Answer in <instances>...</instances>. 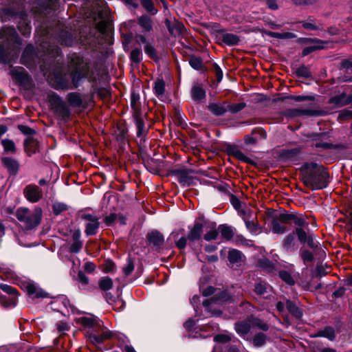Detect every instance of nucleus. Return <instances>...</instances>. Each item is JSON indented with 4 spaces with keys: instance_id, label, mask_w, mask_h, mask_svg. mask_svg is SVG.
I'll return each instance as SVG.
<instances>
[{
    "instance_id": "1",
    "label": "nucleus",
    "mask_w": 352,
    "mask_h": 352,
    "mask_svg": "<svg viewBox=\"0 0 352 352\" xmlns=\"http://www.w3.org/2000/svg\"><path fill=\"white\" fill-rule=\"evenodd\" d=\"M70 74L57 73L50 79L55 89H70L76 88L81 79L85 78L89 72L87 64L82 58L74 55L70 62Z\"/></svg>"
},
{
    "instance_id": "15",
    "label": "nucleus",
    "mask_w": 352,
    "mask_h": 352,
    "mask_svg": "<svg viewBox=\"0 0 352 352\" xmlns=\"http://www.w3.org/2000/svg\"><path fill=\"white\" fill-rule=\"evenodd\" d=\"M252 328L250 322V318L246 320L239 322L235 324V330L241 336L247 335Z\"/></svg>"
},
{
    "instance_id": "30",
    "label": "nucleus",
    "mask_w": 352,
    "mask_h": 352,
    "mask_svg": "<svg viewBox=\"0 0 352 352\" xmlns=\"http://www.w3.org/2000/svg\"><path fill=\"white\" fill-rule=\"evenodd\" d=\"M99 287L103 291H107L112 288L113 281L108 276L102 278L98 283Z\"/></svg>"
},
{
    "instance_id": "18",
    "label": "nucleus",
    "mask_w": 352,
    "mask_h": 352,
    "mask_svg": "<svg viewBox=\"0 0 352 352\" xmlns=\"http://www.w3.org/2000/svg\"><path fill=\"white\" fill-rule=\"evenodd\" d=\"M25 151L29 156L36 153L38 150V142L34 139H28L25 142Z\"/></svg>"
},
{
    "instance_id": "62",
    "label": "nucleus",
    "mask_w": 352,
    "mask_h": 352,
    "mask_svg": "<svg viewBox=\"0 0 352 352\" xmlns=\"http://www.w3.org/2000/svg\"><path fill=\"white\" fill-rule=\"evenodd\" d=\"M254 291L258 294H263L266 292V287L261 283L256 284Z\"/></svg>"
},
{
    "instance_id": "24",
    "label": "nucleus",
    "mask_w": 352,
    "mask_h": 352,
    "mask_svg": "<svg viewBox=\"0 0 352 352\" xmlns=\"http://www.w3.org/2000/svg\"><path fill=\"white\" fill-rule=\"evenodd\" d=\"M286 306L289 312L294 315L296 318H300L302 317V311L294 302L290 300H287L286 302Z\"/></svg>"
},
{
    "instance_id": "29",
    "label": "nucleus",
    "mask_w": 352,
    "mask_h": 352,
    "mask_svg": "<svg viewBox=\"0 0 352 352\" xmlns=\"http://www.w3.org/2000/svg\"><path fill=\"white\" fill-rule=\"evenodd\" d=\"M272 231L276 234H283L287 231V228L284 223H282L279 219L274 220L272 222Z\"/></svg>"
},
{
    "instance_id": "8",
    "label": "nucleus",
    "mask_w": 352,
    "mask_h": 352,
    "mask_svg": "<svg viewBox=\"0 0 352 352\" xmlns=\"http://www.w3.org/2000/svg\"><path fill=\"white\" fill-rule=\"evenodd\" d=\"M0 288L2 291L10 295L8 299V302L5 305V306H15L18 296L17 290L14 287L6 284H1L0 285Z\"/></svg>"
},
{
    "instance_id": "51",
    "label": "nucleus",
    "mask_w": 352,
    "mask_h": 352,
    "mask_svg": "<svg viewBox=\"0 0 352 352\" xmlns=\"http://www.w3.org/2000/svg\"><path fill=\"white\" fill-rule=\"evenodd\" d=\"M145 53L151 58L155 59L157 58V54L154 47L150 44H146L144 46Z\"/></svg>"
},
{
    "instance_id": "41",
    "label": "nucleus",
    "mask_w": 352,
    "mask_h": 352,
    "mask_svg": "<svg viewBox=\"0 0 352 352\" xmlns=\"http://www.w3.org/2000/svg\"><path fill=\"white\" fill-rule=\"evenodd\" d=\"M252 135H254V137H257L258 140H265L267 138L265 131L261 127L254 128L252 131Z\"/></svg>"
},
{
    "instance_id": "45",
    "label": "nucleus",
    "mask_w": 352,
    "mask_h": 352,
    "mask_svg": "<svg viewBox=\"0 0 352 352\" xmlns=\"http://www.w3.org/2000/svg\"><path fill=\"white\" fill-rule=\"evenodd\" d=\"M279 276L283 281L289 285H293L294 283V280L291 274L287 271H280L279 272Z\"/></svg>"
},
{
    "instance_id": "21",
    "label": "nucleus",
    "mask_w": 352,
    "mask_h": 352,
    "mask_svg": "<svg viewBox=\"0 0 352 352\" xmlns=\"http://www.w3.org/2000/svg\"><path fill=\"white\" fill-rule=\"evenodd\" d=\"M67 100L72 107H79L82 106V100L79 94L70 93L67 95Z\"/></svg>"
},
{
    "instance_id": "13",
    "label": "nucleus",
    "mask_w": 352,
    "mask_h": 352,
    "mask_svg": "<svg viewBox=\"0 0 352 352\" xmlns=\"http://www.w3.org/2000/svg\"><path fill=\"white\" fill-rule=\"evenodd\" d=\"M81 321L85 327L93 329L95 331H99L101 327V321L97 318L85 317L82 318Z\"/></svg>"
},
{
    "instance_id": "44",
    "label": "nucleus",
    "mask_w": 352,
    "mask_h": 352,
    "mask_svg": "<svg viewBox=\"0 0 352 352\" xmlns=\"http://www.w3.org/2000/svg\"><path fill=\"white\" fill-rule=\"evenodd\" d=\"M245 226L252 234H256L260 232L258 226L252 221H245Z\"/></svg>"
},
{
    "instance_id": "48",
    "label": "nucleus",
    "mask_w": 352,
    "mask_h": 352,
    "mask_svg": "<svg viewBox=\"0 0 352 352\" xmlns=\"http://www.w3.org/2000/svg\"><path fill=\"white\" fill-rule=\"evenodd\" d=\"M295 225L302 227L305 225H308L306 222L305 217L302 214H294L292 221Z\"/></svg>"
},
{
    "instance_id": "27",
    "label": "nucleus",
    "mask_w": 352,
    "mask_h": 352,
    "mask_svg": "<svg viewBox=\"0 0 352 352\" xmlns=\"http://www.w3.org/2000/svg\"><path fill=\"white\" fill-rule=\"evenodd\" d=\"M153 89L156 96H162L165 91L164 81L162 79H157L154 83Z\"/></svg>"
},
{
    "instance_id": "9",
    "label": "nucleus",
    "mask_w": 352,
    "mask_h": 352,
    "mask_svg": "<svg viewBox=\"0 0 352 352\" xmlns=\"http://www.w3.org/2000/svg\"><path fill=\"white\" fill-rule=\"evenodd\" d=\"M112 336V333L107 330H102L101 333L96 334L95 333H90L88 336V340L90 342L94 344L102 343L103 341L109 339Z\"/></svg>"
},
{
    "instance_id": "3",
    "label": "nucleus",
    "mask_w": 352,
    "mask_h": 352,
    "mask_svg": "<svg viewBox=\"0 0 352 352\" xmlns=\"http://www.w3.org/2000/svg\"><path fill=\"white\" fill-rule=\"evenodd\" d=\"M14 214L20 228L24 231L35 230L41 224L43 218V210L40 207H35L33 210L20 207Z\"/></svg>"
},
{
    "instance_id": "25",
    "label": "nucleus",
    "mask_w": 352,
    "mask_h": 352,
    "mask_svg": "<svg viewBox=\"0 0 352 352\" xmlns=\"http://www.w3.org/2000/svg\"><path fill=\"white\" fill-rule=\"evenodd\" d=\"M139 25L146 31L149 32L152 29V20L148 16H142L138 19Z\"/></svg>"
},
{
    "instance_id": "50",
    "label": "nucleus",
    "mask_w": 352,
    "mask_h": 352,
    "mask_svg": "<svg viewBox=\"0 0 352 352\" xmlns=\"http://www.w3.org/2000/svg\"><path fill=\"white\" fill-rule=\"evenodd\" d=\"M219 232L218 230L212 229L210 231L207 232L204 235V238L206 241H210L212 240H214L217 238Z\"/></svg>"
},
{
    "instance_id": "23",
    "label": "nucleus",
    "mask_w": 352,
    "mask_h": 352,
    "mask_svg": "<svg viewBox=\"0 0 352 352\" xmlns=\"http://www.w3.org/2000/svg\"><path fill=\"white\" fill-rule=\"evenodd\" d=\"M296 234L301 243H305L306 241H307L309 245L311 247L314 246V243L312 239H311L310 236H307V233L302 229L296 228Z\"/></svg>"
},
{
    "instance_id": "37",
    "label": "nucleus",
    "mask_w": 352,
    "mask_h": 352,
    "mask_svg": "<svg viewBox=\"0 0 352 352\" xmlns=\"http://www.w3.org/2000/svg\"><path fill=\"white\" fill-rule=\"evenodd\" d=\"M270 35L273 38L280 39L294 38L296 37V35L292 32H271Z\"/></svg>"
},
{
    "instance_id": "32",
    "label": "nucleus",
    "mask_w": 352,
    "mask_h": 352,
    "mask_svg": "<svg viewBox=\"0 0 352 352\" xmlns=\"http://www.w3.org/2000/svg\"><path fill=\"white\" fill-rule=\"evenodd\" d=\"M246 104L244 102H239L236 104H230L227 102L228 111L232 113H236L241 111L245 107Z\"/></svg>"
},
{
    "instance_id": "60",
    "label": "nucleus",
    "mask_w": 352,
    "mask_h": 352,
    "mask_svg": "<svg viewBox=\"0 0 352 352\" xmlns=\"http://www.w3.org/2000/svg\"><path fill=\"white\" fill-rule=\"evenodd\" d=\"M117 215L115 213H111L105 217L104 221L107 226H111L116 219Z\"/></svg>"
},
{
    "instance_id": "22",
    "label": "nucleus",
    "mask_w": 352,
    "mask_h": 352,
    "mask_svg": "<svg viewBox=\"0 0 352 352\" xmlns=\"http://www.w3.org/2000/svg\"><path fill=\"white\" fill-rule=\"evenodd\" d=\"M218 232L221 234V237L226 240H230L233 236V231L229 226L221 225L218 228Z\"/></svg>"
},
{
    "instance_id": "10",
    "label": "nucleus",
    "mask_w": 352,
    "mask_h": 352,
    "mask_svg": "<svg viewBox=\"0 0 352 352\" xmlns=\"http://www.w3.org/2000/svg\"><path fill=\"white\" fill-rule=\"evenodd\" d=\"M1 162L10 175H16L18 173L19 164L16 160L5 157L1 159Z\"/></svg>"
},
{
    "instance_id": "2",
    "label": "nucleus",
    "mask_w": 352,
    "mask_h": 352,
    "mask_svg": "<svg viewBox=\"0 0 352 352\" xmlns=\"http://www.w3.org/2000/svg\"><path fill=\"white\" fill-rule=\"evenodd\" d=\"M302 182L312 190L325 188L329 183V175L326 168L314 162L305 164L301 167Z\"/></svg>"
},
{
    "instance_id": "61",
    "label": "nucleus",
    "mask_w": 352,
    "mask_h": 352,
    "mask_svg": "<svg viewBox=\"0 0 352 352\" xmlns=\"http://www.w3.org/2000/svg\"><path fill=\"white\" fill-rule=\"evenodd\" d=\"M188 237L182 236L177 242L176 247L179 250L184 249L186 246Z\"/></svg>"
},
{
    "instance_id": "20",
    "label": "nucleus",
    "mask_w": 352,
    "mask_h": 352,
    "mask_svg": "<svg viewBox=\"0 0 352 352\" xmlns=\"http://www.w3.org/2000/svg\"><path fill=\"white\" fill-rule=\"evenodd\" d=\"M220 38L227 45H236L239 42V38L237 35L230 33H223Z\"/></svg>"
},
{
    "instance_id": "57",
    "label": "nucleus",
    "mask_w": 352,
    "mask_h": 352,
    "mask_svg": "<svg viewBox=\"0 0 352 352\" xmlns=\"http://www.w3.org/2000/svg\"><path fill=\"white\" fill-rule=\"evenodd\" d=\"M230 340H231V338L229 336L223 335V334L217 335L214 338V341L218 342H222V343L228 342Z\"/></svg>"
},
{
    "instance_id": "39",
    "label": "nucleus",
    "mask_w": 352,
    "mask_h": 352,
    "mask_svg": "<svg viewBox=\"0 0 352 352\" xmlns=\"http://www.w3.org/2000/svg\"><path fill=\"white\" fill-rule=\"evenodd\" d=\"M3 36H8V39L16 40L17 38V34L14 28L11 27L4 28L3 29Z\"/></svg>"
},
{
    "instance_id": "59",
    "label": "nucleus",
    "mask_w": 352,
    "mask_h": 352,
    "mask_svg": "<svg viewBox=\"0 0 352 352\" xmlns=\"http://www.w3.org/2000/svg\"><path fill=\"white\" fill-rule=\"evenodd\" d=\"M134 270V265L131 261H128L126 265L123 267V272L126 276H129Z\"/></svg>"
},
{
    "instance_id": "14",
    "label": "nucleus",
    "mask_w": 352,
    "mask_h": 352,
    "mask_svg": "<svg viewBox=\"0 0 352 352\" xmlns=\"http://www.w3.org/2000/svg\"><path fill=\"white\" fill-rule=\"evenodd\" d=\"M309 41L314 43V45L304 48L302 52V56H305L314 51L323 49L326 43V42L319 39H309Z\"/></svg>"
},
{
    "instance_id": "26",
    "label": "nucleus",
    "mask_w": 352,
    "mask_h": 352,
    "mask_svg": "<svg viewBox=\"0 0 352 352\" xmlns=\"http://www.w3.org/2000/svg\"><path fill=\"white\" fill-rule=\"evenodd\" d=\"M250 322L251 323L252 328H258L263 331L268 330V325L258 318L251 317L250 318Z\"/></svg>"
},
{
    "instance_id": "43",
    "label": "nucleus",
    "mask_w": 352,
    "mask_h": 352,
    "mask_svg": "<svg viewBox=\"0 0 352 352\" xmlns=\"http://www.w3.org/2000/svg\"><path fill=\"white\" fill-rule=\"evenodd\" d=\"M139 100L140 96L135 93L131 94V106L135 111L136 114H138L139 111Z\"/></svg>"
},
{
    "instance_id": "35",
    "label": "nucleus",
    "mask_w": 352,
    "mask_h": 352,
    "mask_svg": "<svg viewBox=\"0 0 352 352\" xmlns=\"http://www.w3.org/2000/svg\"><path fill=\"white\" fill-rule=\"evenodd\" d=\"M68 208L67 206L65 204L61 202H54L52 205L53 212L55 214L58 215L65 211Z\"/></svg>"
},
{
    "instance_id": "49",
    "label": "nucleus",
    "mask_w": 352,
    "mask_h": 352,
    "mask_svg": "<svg viewBox=\"0 0 352 352\" xmlns=\"http://www.w3.org/2000/svg\"><path fill=\"white\" fill-rule=\"evenodd\" d=\"M299 153L300 149L298 148H294L292 149L284 150L283 151V155L286 158H292L298 155Z\"/></svg>"
},
{
    "instance_id": "12",
    "label": "nucleus",
    "mask_w": 352,
    "mask_h": 352,
    "mask_svg": "<svg viewBox=\"0 0 352 352\" xmlns=\"http://www.w3.org/2000/svg\"><path fill=\"white\" fill-rule=\"evenodd\" d=\"M208 109L214 116H223L228 111L227 102L210 103L208 106Z\"/></svg>"
},
{
    "instance_id": "28",
    "label": "nucleus",
    "mask_w": 352,
    "mask_h": 352,
    "mask_svg": "<svg viewBox=\"0 0 352 352\" xmlns=\"http://www.w3.org/2000/svg\"><path fill=\"white\" fill-rule=\"evenodd\" d=\"M318 336H322L328 338L330 340H333L335 338V330L331 327H327L323 330L318 333Z\"/></svg>"
},
{
    "instance_id": "34",
    "label": "nucleus",
    "mask_w": 352,
    "mask_h": 352,
    "mask_svg": "<svg viewBox=\"0 0 352 352\" xmlns=\"http://www.w3.org/2000/svg\"><path fill=\"white\" fill-rule=\"evenodd\" d=\"M3 149L6 152H15V144L12 140L4 139L1 141Z\"/></svg>"
},
{
    "instance_id": "54",
    "label": "nucleus",
    "mask_w": 352,
    "mask_h": 352,
    "mask_svg": "<svg viewBox=\"0 0 352 352\" xmlns=\"http://www.w3.org/2000/svg\"><path fill=\"white\" fill-rule=\"evenodd\" d=\"M295 214H282L279 216V220L285 224L293 221V218Z\"/></svg>"
},
{
    "instance_id": "55",
    "label": "nucleus",
    "mask_w": 352,
    "mask_h": 352,
    "mask_svg": "<svg viewBox=\"0 0 352 352\" xmlns=\"http://www.w3.org/2000/svg\"><path fill=\"white\" fill-rule=\"evenodd\" d=\"M19 30L25 36H28L31 32L30 26L27 23H24L23 25H19Z\"/></svg>"
},
{
    "instance_id": "56",
    "label": "nucleus",
    "mask_w": 352,
    "mask_h": 352,
    "mask_svg": "<svg viewBox=\"0 0 352 352\" xmlns=\"http://www.w3.org/2000/svg\"><path fill=\"white\" fill-rule=\"evenodd\" d=\"M78 280L83 285H87L89 283L88 277L82 271L78 273Z\"/></svg>"
},
{
    "instance_id": "52",
    "label": "nucleus",
    "mask_w": 352,
    "mask_h": 352,
    "mask_svg": "<svg viewBox=\"0 0 352 352\" xmlns=\"http://www.w3.org/2000/svg\"><path fill=\"white\" fill-rule=\"evenodd\" d=\"M82 248V242L81 241H73L69 248V251L73 253H78Z\"/></svg>"
},
{
    "instance_id": "53",
    "label": "nucleus",
    "mask_w": 352,
    "mask_h": 352,
    "mask_svg": "<svg viewBox=\"0 0 352 352\" xmlns=\"http://www.w3.org/2000/svg\"><path fill=\"white\" fill-rule=\"evenodd\" d=\"M301 258L305 263L311 262L314 259L312 253L308 250L301 252Z\"/></svg>"
},
{
    "instance_id": "6",
    "label": "nucleus",
    "mask_w": 352,
    "mask_h": 352,
    "mask_svg": "<svg viewBox=\"0 0 352 352\" xmlns=\"http://www.w3.org/2000/svg\"><path fill=\"white\" fill-rule=\"evenodd\" d=\"M205 224L206 221L204 219H198L196 220L194 225L189 228L188 239L192 242L199 240L201 237Z\"/></svg>"
},
{
    "instance_id": "19",
    "label": "nucleus",
    "mask_w": 352,
    "mask_h": 352,
    "mask_svg": "<svg viewBox=\"0 0 352 352\" xmlns=\"http://www.w3.org/2000/svg\"><path fill=\"white\" fill-rule=\"evenodd\" d=\"M191 96L195 101L199 102L206 97V91L199 85H195L191 89Z\"/></svg>"
},
{
    "instance_id": "7",
    "label": "nucleus",
    "mask_w": 352,
    "mask_h": 352,
    "mask_svg": "<svg viewBox=\"0 0 352 352\" xmlns=\"http://www.w3.org/2000/svg\"><path fill=\"white\" fill-rule=\"evenodd\" d=\"M10 74L12 76V79L19 85H25L30 81V78L26 71L21 67L12 68Z\"/></svg>"
},
{
    "instance_id": "47",
    "label": "nucleus",
    "mask_w": 352,
    "mask_h": 352,
    "mask_svg": "<svg viewBox=\"0 0 352 352\" xmlns=\"http://www.w3.org/2000/svg\"><path fill=\"white\" fill-rule=\"evenodd\" d=\"M231 152L233 154L234 157H236L237 159L243 161V162H248V158L245 155V154L239 150L236 147H233L231 148Z\"/></svg>"
},
{
    "instance_id": "46",
    "label": "nucleus",
    "mask_w": 352,
    "mask_h": 352,
    "mask_svg": "<svg viewBox=\"0 0 352 352\" xmlns=\"http://www.w3.org/2000/svg\"><path fill=\"white\" fill-rule=\"evenodd\" d=\"M136 126L138 128L137 135H142L144 133V123L141 118L138 114L135 116Z\"/></svg>"
},
{
    "instance_id": "31",
    "label": "nucleus",
    "mask_w": 352,
    "mask_h": 352,
    "mask_svg": "<svg viewBox=\"0 0 352 352\" xmlns=\"http://www.w3.org/2000/svg\"><path fill=\"white\" fill-rule=\"evenodd\" d=\"M295 245V234L293 232L286 236L283 241V247L287 250H290L294 248Z\"/></svg>"
},
{
    "instance_id": "5",
    "label": "nucleus",
    "mask_w": 352,
    "mask_h": 352,
    "mask_svg": "<svg viewBox=\"0 0 352 352\" xmlns=\"http://www.w3.org/2000/svg\"><path fill=\"white\" fill-rule=\"evenodd\" d=\"M87 221L85 232L87 236L94 235L99 228V218L91 214H85L82 217Z\"/></svg>"
},
{
    "instance_id": "16",
    "label": "nucleus",
    "mask_w": 352,
    "mask_h": 352,
    "mask_svg": "<svg viewBox=\"0 0 352 352\" xmlns=\"http://www.w3.org/2000/svg\"><path fill=\"white\" fill-rule=\"evenodd\" d=\"M147 239L151 244L160 246L164 243V236L158 231H152L147 234Z\"/></svg>"
},
{
    "instance_id": "40",
    "label": "nucleus",
    "mask_w": 352,
    "mask_h": 352,
    "mask_svg": "<svg viewBox=\"0 0 352 352\" xmlns=\"http://www.w3.org/2000/svg\"><path fill=\"white\" fill-rule=\"evenodd\" d=\"M131 60L133 63H139L142 59V50L140 48L133 49L130 55Z\"/></svg>"
},
{
    "instance_id": "11",
    "label": "nucleus",
    "mask_w": 352,
    "mask_h": 352,
    "mask_svg": "<svg viewBox=\"0 0 352 352\" xmlns=\"http://www.w3.org/2000/svg\"><path fill=\"white\" fill-rule=\"evenodd\" d=\"M25 289L28 295L33 298H44L47 297V294L35 284L29 283Z\"/></svg>"
},
{
    "instance_id": "64",
    "label": "nucleus",
    "mask_w": 352,
    "mask_h": 352,
    "mask_svg": "<svg viewBox=\"0 0 352 352\" xmlns=\"http://www.w3.org/2000/svg\"><path fill=\"white\" fill-rule=\"evenodd\" d=\"M18 128L23 133L26 135H30L34 133L32 129L25 125H19Z\"/></svg>"
},
{
    "instance_id": "58",
    "label": "nucleus",
    "mask_w": 352,
    "mask_h": 352,
    "mask_svg": "<svg viewBox=\"0 0 352 352\" xmlns=\"http://www.w3.org/2000/svg\"><path fill=\"white\" fill-rule=\"evenodd\" d=\"M115 268V264L111 261H107L103 267V272L109 273L113 272Z\"/></svg>"
},
{
    "instance_id": "36",
    "label": "nucleus",
    "mask_w": 352,
    "mask_h": 352,
    "mask_svg": "<svg viewBox=\"0 0 352 352\" xmlns=\"http://www.w3.org/2000/svg\"><path fill=\"white\" fill-rule=\"evenodd\" d=\"M266 336L263 333L256 334L253 338V344L255 346L260 347L265 344Z\"/></svg>"
},
{
    "instance_id": "17",
    "label": "nucleus",
    "mask_w": 352,
    "mask_h": 352,
    "mask_svg": "<svg viewBox=\"0 0 352 352\" xmlns=\"http://www.w3.org/2000/svg\"><path fill=\"white\" fill-rule=\"evenodd\" d=\"M244 256L243 254L236 250H230L228 253V260L230 263L236 264V265H241L243 263Z\"/></svg>"
},
{
    "instance_id": "38",
    "label": "nucleus",
    "mask_w": 352,
    "mask_h": 352,
    "mask_svg": "<svg viewBox=\"0 0 352 352\" xmlns=\"http://www.w3.org/2000/svg\"><path fill=\"white\" fill-rule=\"evenodd\" d=\"M189 63L192 68L197 70H199L203 67L201 59L197 56H192L190 58Z\"/></svg>"
},
{
    "instance_id": "33",
    "label": "nucleus",
    "mask_w": 352,
    "mask_h": 352,
    "mask_svg": "<svg viewBox=\"0 0 352 352\" xmlns=\"http://www.w3.org/2000/svg\"><path fill=\"white\" fill-rule=\"evenodd\" d=\"M141 4L144 9L152 14H155L157 10L154 8V4L151 0H141Z\"/></svg>"
},
{
    "instance_id": "42",
    "label": "nucleus",
    "mask_w": 352,
    "mask_h": 352,
    "mask_svg": "<svg viewBox=\"0 0 352 352\" xmlns=\"http://www.w3.org/2000/svg\"><path fill=\"white\" fill-rule=\"evenodd\" d=\"M331 102L334 103L338 106H343L346 104L348 102L346 100L345 94H341L339 96H336L331 99Z\"/></svg>"
},
{
    "instance_id": "63",
    "label": "nucleus",
    "mask_w": 352,
    "mask_h": 352,
    "mask_svg": "<svg viewBox=\"0 0 352 352\" xmlns=\"http://www.w3.org/2000/svg\"><path fill=\"white\" fill-rule=\"evenodd\" d=\"M244 140L247 144H254L258 141V138L252 135H246Z\"/></svg>"
},
{
    "instance_id": "4",
    "label": "nucleus",
    "mask_w": 352,
    "mask_h": 352,
    "mask_svg": "<svg viewBox=\"0 0 352 352\" xmlns=\"http://www.w3.org/2000/svg\"><path fill=\"white\" fill-rule=\"evenodd\" d=\"M25 198L30 203H37L43 198L42 190L36 184H28L23 189Z\"/></svg>"
}]
</instances>
